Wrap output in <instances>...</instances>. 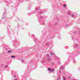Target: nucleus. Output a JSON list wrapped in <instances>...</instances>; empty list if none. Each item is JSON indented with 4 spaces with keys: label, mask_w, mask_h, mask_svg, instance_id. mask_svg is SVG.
I'll use <instances>...</instances> for the list:
<instances>
[{
    "label": "nucleus",
    "mask_w": 80,
    "mask_h": 80,
    "mask_svg": "<svg viewBox=\"0 0 80 80\" xmlns=\"http://www.w3.org/2000/svg\"><path fill=\"white\" fill-rule=\"evenodd\" d=\"M42 13H43V12H40L39 13H40V14H42Z\"/></svg>",
    "instance_id": "nucleus-26"
},
{
    "label": "nucleus",
    "mask_w": 80,
    "mask_h": 80,
    "mask_svg": "<svg viewBox=\"0 0 80 80\" xmlns=\"http://www.w3.org/2000/svg\"><path fill=\"white\" fill-rule=\"evenodd\" d=\"M73 62L74 63H76V61H75V60H73Z\"/></svg>",
    "instance_id": "nucleus-22"
},
{
    "label": "nucleus",
    "mask_w": 80,
    "mask_h": 80,
    "mask_svg": "<svg viewBox=\"0 0 80 80\" xmlns=\"http://www.w3.org/2000/svg\"><path fill=\"white\" fill-rule=\"evenodd\" d=\"M5 10H6V8H4V10H5Z\"/></svg>",
    "instance_id": "nucleus-35"
},
{
    "label": "nucleus",
    "mask_w": 80,
    "mask_h": 80,
    "mask_svg": "<svg viewBox=\"0 0 80 80\" xmlns=\"http://www.w3.org/2000/svg\"><path fill=\"white\" fill-rule=\"evenodd\" d=\"M17 42V41H15L13 43V46H15V45L16 44V43Z\"/></svg>",
    "instance_id": "nucleus-10"
},
{
    "label": "nucleus",
    "mask_w": 80,
    "mask_h": 80,
    "mask_svg": "<svg viewBox=\"0 0 80 80\" xmlns=\"http://www.w3.org/2000/svg\"><path fill=\"white\" fill-rule=\"evenodd\" d=\"M77 46H78V44H76L74 45V47H75V48H76V47H77Z\"/></svg>",
    "instance_id": "nucleus-14"
},
{
    "label": "nucleus",
    "mask_w": 80,
    "mask_h": 80,
    "mask_svg": "<svg viewBox=\"0 0 80 80\" xmlns=\"http://www.w3.org/2000/svg\"><path fill=\"white\" fill-rule=\"evenodd\" d=\"M18 20H19V18H18Z\"/></svg>",
    "instance_id": "nucleus-39"
},
{
    "label": "nucleus",
    "mask_w": 80,
    "mask_h": 80,
    "mask_svg": "<svg viewBox=\"0 0 80 80\" xmlns=\"http://www.w3.org/2000/svg\"><path fill=\"white\" fill-rule=\"evenodd\" d=\"M16 77V75H14V76H13V78H15Z\"/></svg>",
    "instance_id": "nucleus-31"
},
{
    "label": "nucleus",
    "mask_w": 80,
    "mask_h": 80,
    "mask_svg": "<svg viewBox=\"0 0 80 80\" xmlns=\"http://www.w3.org/2000/svg\"><path fill=\"white\" fill-rule=\"evenodd\" d=\"M71 17H74V15L73 14H72L71 15Z\"/></svg>",
    "instance_id": "nucleus-20"
},
{
    "label": "nucleus",
    "mask_w": 80,
    "mask_h": 80,
    "mask_svg": "<svg viewBox=\"0 0 80 80\" xmlns=\"http://www.w3.org/2000/svg\"><path fill=\"white\" fill-rule=\"evenodd\" d=\"M46 45L47 46H48V42H47V43H46Z\"/></svg>",
    "instance_id": "nucleus-23"
},
{
    "label": "nucleus",
    "mask_w": 80,
    "mask_h": 80,
    "mask_svg": "<svg viewBox=\"0 0 80 80\" xmlns=\"http://www.w3.org/2000/svg\"><path fill=\"white\" fill-rule=\"evenodd\" d=\"M32 48H33V50H35V49L34 48H35V47H33Z\"/></svg>",
    "instance_id": "nucleus-29"
},
{
    "label": "nucleus",
    "mask_w": 80,
    "mask_h": 80,
    "mask_svg": "<svg viewBox=\"0 0 80 80\" xmlns=\"http://www.w3.org/2000/svg\"><path fill=\"white\" fill-rule=\"evenodd\" d=\"M2 22V21H0V23H1Z\"/></svg>",
    "instance_id": "nucleus-36"
},
{
    "label": "nucleus",
    "mask_w": 80,
    "mask_h": 80,
    "mask_svg": "<svg viewBox=\"0 0 80 80\" xmlns=\"http://www.w3.org/2000/svg\"><path fill=\"white\" fill-rule=\"evenodd\" d=\"M34 40H35V42H36V43H37V42H38V41H37V38H34Z\"/></svg>",
    "instance_id": "nucleus-11"
},
{
    "label": "nucleus",
    "mask_w": 80,
    "mask_h": 80,
    "mask_svg": "<svg viewBox=\"0 0 80 80\" xmlns=\"http://www.w3.org/2000/svg\"><path fill=\"white\" fill-rule=\"evenodd\" d=\"M58 64L59 65H60L61 63L60 62H58Z\"/></svg>",
    "instance_id": "nucleus-19"
},
{
    "label": "nucleus",
    "mask_w": 80,
    "mask_h": 80,
    "mask_svg": "<svg viewBox=\"0 0 80 80\" xmlns=\"http://www.w3.org/2000/svg\"><path fill=\"white\" fill-rule=\"evenodd\" d=\"M30 8H28V9H30Z\"/></svg>",
    "instance_id": "nucleus-40"
},
{
    "label": "nucleus",
    "mask_w": 80,
    "mask_h": 80,
    "mask_svg": "<svg viewBox=\"0 0 80 80\" xmlns=\"http://www.w3.org/2000/svg\"><path fill=\"white\" fill-rule=\"evenodd\" d=\"M21 61L22 62H24V60H22Z\"/></svg>",
    "instance_id": "nucleus-25"
},
{
    "label": "nucleus",
    "mask_w": 80,
    "mask_h": 80,
    "mask_svg": "<svg viewBox=\"0 0 80 80\" xmlns=\"http://www.w3.org/2000/svg\"><path fill=\"white\" fill-rule=\"evenodd\" d=\"M36 16H37V17H39V18H40V19H42V18H43V17H42V16H40L39 15V14H37V15Z\"/></svg>",
    "instance_id": "nucleus-6"
},
{
    "label": "nucleus",
    "mask_w": 80,
    "mask_h": 80,
    "mask_svg": "<svg viewBox=\"0 0 80 80\" xmlns=\"http://www.w3.org/2000/svg\"><path fill=\"white\" fill-rule=\"evenodd\" d=\"M76 33H74L73 34L74 35H76Z\"/></svg>",
    "instance_id": "nucleus-30"
},
{
    "label": "nucleus",
    "mask_w": 80,
    "mask_h": 80,
    "mask_svg": "<svg viewBox=\"0 0 80 80\" xmlns=\"http://www.w3.org/2000/svg\"><path fill=\"white\" fill-rule=\"evenodd\" d=\"M43 62H45V60H43Z\"/></svg>",
    "instance_id": "nucleus-33"
},
{
    "label": "nucleus",
    "mask_w": 80,
    "mask_h": 80,
    "mask_svg": "<svg viewBox=\"0 0 80 80\" xmlns=\"http://www.w3.org/2000/svg\"><path fill=\"white\" fill-rule=\"evenodd\" d=\"M20 0H18V2H20Z\"/></svg>",
    "instance_id": "nucleus-37"
},
{
    "label": "nucleus",
    "mask_w": 80,
    "mask_h": 80,
    "mask_svg": "<svg viewBox=\"0 0 80 80\" xmlns=\"http://www.w3.org/2000/svg\"><path fill=\"white\" fill-rule=\"evenodd\" d=\"M7 27H8H8H9V26H7Z\"/></svg>",
    "instance_id": "nucleus-34"
},
{
    "label": "nucleus",
    "mask_w": 80,
    "mask_h": 80,
    "mask_svg": "<svg viewBox=\"0 0 80 80\" xmlns=\"http://www.w3.org/2000/svg\"><path fill=\"white\" fill-rule=\"evenodd\" d=\"M8 65H6L5 66V68H7V67H8Z\"/></svg>",
    "instance_id": "nucleus-24"
},
{
    "label": "nucleus",
    "mask_w": 80,
    "mask_h": 80,
    "mask_svg": "<svg viewBox=\"0 0 80 80\" xmlns=\"http://www.w3.org/2000/svg\"><path fill=\"white\" fill-rule=\"evenodd\" d=\"M78 53L77 52H73L72 53V55L74 56V57H76L77 55H78Z\"/></svg>",
    "instance_id": "nucleus-2"
},
{
    "label": "nucleus",
    "mask_w": 80,
    "mask_h": 80,
    "mask_svg": "<svg viewBox=\"0 0 80 80\" xmlns=\"http://www.w3.org/2000/svg\"><path fill=\"white\" fill-rule=\"evenodd\" d=\"M72 80H75V79H73Z\"/></svg>",
    "instance_id": "nucleus-42"
},
{
    "label": "nucleus",
    "mask_w": 80,
    "mask_h": 80,
    "mask_svg": "<svg viewBox=\"0 0 80 80\" xmlns=\"http://www.w3.org/2000/svg\"><path fill=\"white\" fill-rule=\"evenodd\" d=\"M47 59L48 61L50 62L51 60V58H50V57L48 54H47Z\"/></svg>",
    "instance_id": "nucleus-3"
},
{
    "label": "nucleus",
    "mask_w": 80,
    "mask_h": 80,
    "mask_svg": "<svg viewBox=\"0 0 80 80\" xmlns=\"http://www.w3.org/2000/svg\"><path fill=\"white\" fill-rule=\"evenodd\" d=\"M36 11L37 12H39V11H40V8H36L35 9Z\"/></svg>",
    "instance_id": "nucleus-7"
},
{
    "label": "nucleus",
    "mask_w": 80,
    "mask_h": 80,
    "mask_svg": "<svg viewBox=\"0 0 80 80\" xmlns=\"http://www.w3.org/2000/svg\"><path fill=\"white\" fill-rule=\"evenodd\" d=\"M4 22H2V23H4Z\"/></svg>",
    "instance_id": "nucleus-41"
},
{
    "label": "nucleus",
    "mask_w": 80,
    "mask_h": 80,
    "mask_svg": "<svg viewBox=\"0 0 80 80\" xmlns=\"http://www.w3.org/2000/svg\"><path fill=\"white\" fill-rule=\"evenodd\" d=\"M78 23H80V22H79H79H78Z\"/></svg>",
    "instance_id": "nucleus-32"
},
{
    "label": "nucleus",
    "mask_w": 80,
    "mask_h": 80,
    "mask_svg": "<svg viewBox=\"0 0 80 80\" xmlns=\"http://www.w3.org/2000/svg\"><path fill=\"white\" fill-rule=\"evenodd\" d=\"M63 80H66V78L64 76H63Z\"/></svg>",
    "instance_id": "nucleus-15"
},
{
    "label": "nucleus",
    "mask_w": 80,
    "mask_h": 80,
    "mask_svg": "<svg viewBox=\"0 0 80 80\" xmlns=\"http://www.w3.org/2000/svg\"><path fill=\"white\" fill-rule=\"evenodd\" d=\"M72 40H75V39H76V40H77V39L76 38V37H75V36H74V37H72Z\"/></svg>",
    "instance_id": "nucleus-5"
},
{
    "label": "nucleus",
    "mask_w": 80,
    "mask_h": 80,
    "mask_svg": "<svg viewBox=\"0 0 80 80\" xmlns=\"http://www.w3.org/2000/svg\"><path fill=\"white\" fill-rule=\"evenodd\" d=\"M32 36L33 37H35V35L34 34H32Z\"/></svg>",
    "instance_id": "nucleus-21"
},
{
    "label": "nucleus",
    "mask_w": 80,
    "mask_h": 80,
    "mask_svg": "<svg viewBox=\"0 0 80 80\" xmlns=\"http://www.w3.org/2000/svg\"><path fill=\"white\" fill-rule=\"evenodd\" d=\"M63 7H66V6H67V5L65 4H63Z\"/></svg>",
    "instance_id": "nucleus-13"
},
{
    "label": "nucleus",
    "mask_w": 80,
    "mask_h": 80,
    "mask_svg": "<svg viewBox=\"0 0 80 80\" xmlns=\"http://www.w3.org/2000/svg\"><path fill=\"white\" fill-rule=\"evenodd\" d=\"M48 71H49V72H53L54 70V69H52L50 68H48Z\"/></svg>",
    "instance_id": "nucleus-4"
},
{
    "label": "nucleus",
    "mask_w": 80,
    "mask_h": 80,
    "mask_svg": "<svg viewBox=\"0 0 80 80\" xmlns=\"http://www.w3.org/2000/svg\"><path fill=\"white\" fill-rule=\"evenodd\" d=\"M5 49V50L6 51L8 50V49H7V48H6Z\"/></svg>",
    "instance_id": "nucleus-28"
},
{
    "label": "nucleus",
    "mask_w": 80,
    "mask_h": 80,
    "mask_svg": "<svg viewBox=\"0 0 80 80\" xmlns=\"http://www.w3.org/2000/svg\"><path fill=\"white\" fill-rule=\"evenodd\" d=\"M61 72L60 71H59V73H61Z\"/></svg>",
    "instance_id": "nucleus-38"
},
{
    "label": "nucleus",
    "mask_w": 80,
    "mask_h": 80,
    "mask_svg": "<svg viewBox=\"0 0 80 80\" xmlns=\"http://www.w3.org/2000/svg\"><path fill=\"white\" fill-rule=\"evenodd\" d=\"M6 17V13H4L3 15L2 18H4Z\"/></svg>",
    "instance_id": "nucleus-8"
},
{
    "label": "nucleus",
    "mask_w": 80,
    "mask_h": 80,
    "mask_svg": "<svg viewBox=\"0 0 80 80\" xmlns=\"http://www.w3.org/2000/svg\"><path fill=\"white\" fill-rule=\"evenodd\" d=\"M12 58H15V56H11Z\"/></svg>",
    "instance_id": "nucleus-18"
},
{
    "label": "nucleus",
    "mask_w": 80,
    "mask_h": 80,
    "mask_svg": "<svg viewBox=\"0 0 80 80\" xmlns=\"http://www.w3.org/2000/svg\"><path fill=\"white\" fill-rule=\"evenodd\" d=\"M67 14L69 15H70V14H71V13H70V11H68L67 12Z\"/></svg>",
    "instance_id": "nucleus-12"
},
{
    "label": "nucleus",
    "mask_w": 80,
    "mask_h": 80,
    "mask_svg": "<svg viewBox=\"0 0 80 80\" xmlns=\"http://www.w3.org/2000/svg\"><path fill=\"white\" fill-rule=\"evenodd\" d=\"M60 69L62 70H63L64 69V66H61L60 67Z\"/></svg>",
    "instance_id": "nucleus-9"
},
{
    "label": "nucleus",
    "mask_w": 80,
    "mask_h": 80,
    "mask_svg": "<svg viewBox=\"0 0 80 80\" xmlns=\"http://www.w3.org/2000/svg\"><path fill=\"white\" fill-rule=\"evenodd\" d=\"M66 27H68V24H67V25H66Z\"/></svg>",
    "instance_id": "nucleus-27"
},
{
    "label": "nucleus",
    "mask_w": 80,
    "mask_h": 80,
    "mask_svg": "<svg viewBox=\"0 0 80 80\" xmlns=\"http://www.w3.org/2000/svg\"><path fill=\"white\" fill-rule=\"evenodd\" d=\"M50 54L52 56H54L56 58H57V59H60L59 58L57 57L55 55V53H53V52H52V51H51L50 52Z\"/></svg>",
    "instance_id": "nucleus-1"
},
{
    "label": "nucleus",
    "mask_w": 80,
    "mask_h": 80,
    "mask_svg": "<svg viewBox=\"0 0 80 80\" xmlns=\"http://www.w3.org/2000/svg\"><path fill=\"white\" fill-rule=\"evenodd\" d=\"M11 52H12V51L11 50L8 51V53H11Z\"/></svg>",
    "instance_id": "nucleus-16"
},
{
    "label": "nucleus",
    "mask_w": 80,
    "mask_h": 80,
    "mask_svg": "<svg viewBox=\"0 0 80 80\" xmlns=\"http://www.w3.org/2000/svg\"><path fill=\"white\" fill-rule=\"evenodd\" d=\"M57 80H61V78L60 77H59L58 78V79H57Z\"/></svg>",
    "instance_id": "nucleus-17"
}]
</instances>
